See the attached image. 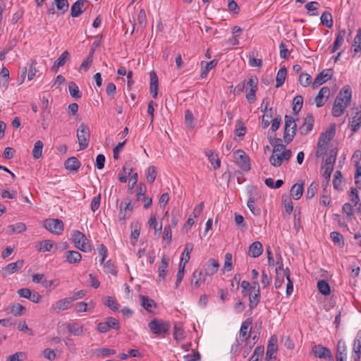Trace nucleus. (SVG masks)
Returning <instances> with one entry per match:
<instances>
[{"label": "nucleus", "instance_id": "obj_1", "mask_svg": "<svg viewBox=\"0 0 361 361\" xmlns=\"http://www.w3.org/2000/svg\"><path fill=\"white\" fill-rule=\"evenodd\" d=\"M352 97V91L349 85L344 86L338 93L332 109V114L335 117L341 116L348 107Z\"/></svg>", "mask_w": 361, "mask_h": 361}, {"label": "nucleus", "instance_id": "obj_2", "mask_svg": "<svg viewBox=\"0 0 361 361\" xmlns=\"http://www.w3.org/2000/svg\"><path fill=\"white\" fill-rule=\"evenodd\" d=\"M284 118L285 126L283 139L284 142L288 144L293 140L296 134L297 125L295 123V120L292 116L286 115Z\"/></svg>", "mask_w": 361, "mask_h": 361}, {"label": "nucleus", "instance_id": "obj_3", "mask_svg": "<svg viewBox=\"0 0 361 361\" xmlns=\"http://www.w3.org/2000/svg\"><path fill=\"white\" fill-rule=\"evenodd\" d=\"M148 327L154 334L162 335L169 332L171 324L169 322L154 319L149 322Z\"/></svg>", "mask_w": 361, "mask_h": 361}, {"label": "nucleus", "instance_id": "obj_4", "mask_svg": "<svg viewBox=\"0 0 361 361\" xmlns=\"http://www.w3.org/2000/svg\"><path fill=\"white\" fill-rule=\"evenodd\" d=\"M235 164L244 171H249L251 169L250 159L242 149H238L233 153Z\"/></svg>", "mask_w": 361, "mask_h": 361}, {"label": "nucleus", "instance_id": "obj_5", "mask_svg": "<svg viewBox=\"0 0 361 361\" xmlns=\"http://www.w3.org/2000/svg\"><path fill=\"white\" fill-rule=\"evenodd\" d=\"M90 137V129L84 123H81L77 130V137L80 145V149H85L88 147Z\"/></svg>", "mask_w": 361, "mask_h": 361}, {"label": "nucleus", "instance_id": "obj_6", "mask_svg": "<svg viewBox=\"0 0 361 361\" xmlns=\"http://www.w3.org/2000/svg\"><path fill=\"white\" fill-rule=\"evenodd\" d=\"M44 228L49 232L61 235L64 229V224L62 220L59 219H49L44 222Z\"/></svg>", "mask_w": 361, "mask_h": 361}, {"label": "nucleus", "instance_id": "obj_7", "mask_svg": "<svg viewBox=\"0 0 361 361\" xmlns=\"http://www.w3.org/2000/svg\"><path fill=\"white\" fill-rule=\"evenodd\" d=\"M258 79L252 76L247 82L246 98L249 103L252 104L256 100L255 93L257 90Z\"/></svg>", "mask_w": 361, "mask_h": 361}, {"label": "nucleus", "instance_id": "obj_8", "mask_svg": "<svg viewBox=\"0 0 361 361\" xmlns=\"http://www.w3.org/2000/svg\"><path fill=\"white\" fill-rule=\"evenodd\" d=\"M72 240L75 247L82 252L91 250L90 247L85 243L87 240L86 236L84 233L79 231H74L72 235Z\"/></svg>", "mask_w": 361, "mask_h": 361}, {"label": "nucleus", "instance_id": "obj_9", "mask_svg": "<svg viewBox=\"0 0 361 361\" xmlns=\"http://www.w3.org/2000/svg\"><path fill=\"white\" fill-rule=\"evenodd\" d=\"M312 353L316 357L324 359L326 361H334V357L331 350L322 345H314L312 348Z\"/></svg>", "mask_w": 361, "mask_h": 361}, {"label": "nucleus", "instance_id": "obj_10", "mask_svg": "<svg viewBox=\"0 0 361 361\" xmlns=\"http://www.w3.org/2000/svg\"><path fill=\"white\" fill-rule=\"evenodd\" d=\"M146 190L147 189L145 184L143 183H140L137 188L136 193L137 201H141L142 199H145V204L143 205V207L145 209L149 208L152 203V200L151 197L145 196Z\"/></svg>", "mask_w": 361, "mask_h": 361}, {"label": "nucleus", "instance_id": "obj_11", "mask_svg": "<svg viewBox=\"0 0 361 361\" xmlns=\"http://www.w3.org/2000/svg\"><path fill=\"white\" fill-rule=\"evenodd\" d=\"M252 319L251 318H248L243 322L239 331V339L241 341H249L250 331L252 329Z\"/></svg>", "mask_w": 361, "mask_h": 361}, {"label": "nucleus", "instance_id": "obj_12", "mask_svg": "<svg viewBox=\"0 0 361 361\" xmlns=\"http://www.w3.org/2000/svg\"><path fill=\"white\" fill-rule=\"evenodd\" d=\"M331 71H332L331 69H327L319 73L314 80L312 87L315 89L327 80H330L332 77Z\"/></svg>", "mask_w": 361, "mask_h": 361}, {"label": "nucleus", "instance_id": "obj_13", "mask_svg": "<svg viewBox=\"0 0 361 361\" xmlns=\"http://www.w3.org/2000/svg\"><path fill=\"white\" fill-rule=\"evenodd\" d=\"M72 302L73 299L69 297L61 299L51 306V311L59 312L68 310L71 307Z\"/></svg>", "mask_w": 361, "mask_h": 361}, {"label": "nucleus", "instance_id": "obj_14", "mask_svg": "<svg viewBox=\"0 0 361 361\" xmlns=\"http://www.w3.org/2000/svg\"><path fill=\"white\" fill-rule=\"evenodd\" d=\"M314 118L312 114H308L304 118L303 123L299 128V131L302 135H307L313 128Z\"/></svg>", "mask_w": 361, "mask_h": 361}, {"label": "nucleus", "instance_id": "obj_15", "mask_svg": "<svg viewBox=\"0 0 361 361\" xmlns=\"http://www.w3.org/2000/svg\"><path fill=\"white\" fill-rule=\"evenodd\" d=\"M169 261H170V259L166 255H164L162 256L161 262H160L159 268H158L159 280L165 281L167 273H168Z\"/></svg>", "mask_w": 361, "mask_h": 361}, {"label": "nucleus", "instance_id": "obj_16", "mask_svg": "<svg viewBox=\"0 0 361 361\" xmlns=\"http://www.w3.org/2000/svg\"><path fill=\"white\" fill-rule=\"evenodd\" d=\"M329 94L330 89L328 87H322L314 99L316 106L319 108L324 106Z\"/></svg>", "mask_w": 361, "mask_h": 361}, {"label": "nucleus", "instance_id": "obj_17", "mask_svg": "<svg viewBox=\"0 0 361 361\" xmlns=\"http://www.w3.org/2000/svg\"><path fill=\"white\" fill-rule=\"evenodd\" d=\"M207 276V274L202 270H195L192 275L191 287L192 288H198L202 281H205Z\"/></svg>", "mask_w": 361, "mask_h": 361}, {"label": "nucleus", "instance_id": "obj_18", "mask_svg": "<svg viewBox=\"0 0 361 361\" xmlns=\"http://www.w3.org/2000/svg\"><path fill=\"white\" fill-rule=\"evenodd\" d=\"M347 355V346L345 342L341 339L337 343L336 346V361H345Z\"/></svg>", "mask_w": 361, "mask_h": 361}, {"label": "nucleus", "instance_id": "obj_19", "mask_svg": "<svg viewBox=\"0 0 361 361\" xmlns=\"http://www.w3.org/2000/svg\"><path fill=\"white\" fill-rule=\"evenodd\" d=\"M24 264V261L20 259L18 260L16 262H12L6 265L4 269V272L2 274L4 277H6L7 275L15 273L16 271L20 269Z\"/></svg>", "mask_w": 361, "mask_h": 361}, {"label": "nucleus", "instance_id": "obj_20", "mask_svg": "<svg viewBox=\"0 0 361 361\" xmlns=\"http://www.w3.org/2000/svg\"><path fill=\"white\" fill-rule=\"evenodd\" d=\"M86 2V0H78L75 1L71 6V16L73 18L78 17L85 11L86 8L84 6Z\"/></svg>", "mask_w": 361, "mask_h": 361}, {"label": "nucleus", "instance_id": "obj_21", "mask_svg": "<svg viewBox=\"0 0 361 361\" xmlns=\"http://www.w3.org/2000/svg\"><path fill=\"white\" fill-rule=\"evenodd\" d=\"M70 54L66 50L64 51L61 55L54 61V65L51 66V71L56 73L59 68L63 66L66 62L69 59Z\"/></svg>", "mask_w": 361, "mask_h": 361}, {"label": "nucleus", "instance_id": "obj_22", "mask_svg": "<svg viewBox=\"0 0 361 361\" xmlns=\"http://www.w3.org/2000/svg\"><path fill=\"white\" fill-rule=\"evenodd\" d=\"M277 341H278V339H277L276 336L273 335L270 337L269 342H268L267 348V352H266L267 357H276L274 354L278 349Z\"/></svg>", "mask_w": 361, "mask_h": 361}, {"label": "nucleus", "instance_id": "obj_23", "mask_svg": "<svg viewBox=\"0 0 361 361\" xmlns=\"http://www.w3.org/2000/svg\"><path fill=\"white\" fill-rule=\"evenodd\" d=\"M150 75V92L152 97L156 99L157 97L159 79L154 71H152L149 73Z\"/></svg>", "mask_w": 361, "mask_h": 361}, {"label": "nucleus", "instance_id": "obj_24", "mask_svg": "<svg viewBox=\"0 0 361 361\" xmlns=\"http://www.w3.org/2000/svg\"><path fill=\"white\" fill-rule=\"evenodd\" d=\"M345 34H346V32L344 29H341V28L338 29V32L336 34V37L335 39L333 46L331 47V53H334L341 47V46L342 45V44L344 41V37L345 36Z\"/></svg>", "mask_w": 361, "mask_h": 361}, {"label": "nucleus", "instance_id": "obj_25", "mask_svg": "<svg viewBox=\"0 0 361 361\" xmlns=\"http://www.w3.org/2000/svg\"><path fill=\"white\" fill-rule=\"evenodd\" d=\"M336 133V125L332 124L329 129H327L325 132L321 133L319 135V140L325 143H329L331 140L334 139V137Z\"/></svg>", "mask_w": 361, "mask_h": 361}, {"label": "nucleus", "instance_id": "obj_26", "mask_svg": "<svg viewBox=\"0 0 361 361\" xmlns=\"http://www.w3.org/2000/svg\"><path fill=\"white\" fill-rule=\"evenodd\" d=\"M262 252L263 247L259 241H255L249 246V255L253 258L258 257Z\"/></svg>", "mask_w": 361, "mask_h": 361}, {"label": "nucleus", "instance_id": "obj_27", "mask_svg": "<svg viewBox=\"0 0 361 361\" xmlns=\"http://www.w3.org/2000/svg\"><path fill=\"white\" fill-rule=\"evenodd\" d=\"M66 261L70 264L79 263L82 259L80 253L75 250H68L64 254Z\"/></svg>", "mask_w": 361, "mask_h": 361}, {"label": "nucleus", "instance_id": "obj_28", "mask_svg": "<svg viewBox=\"0 0 361 361\" xmlns=\"http://www.w3.org/2000/svg\"><path fill=\"white\" fill-rule=\"evenodd\" d=\"M65 168L71 171L77 172L81 164L75 157H69L64 163Z\"/></svg>", "mask_w": 361, "mask_h": 361}, {"label": "nucleus", "instance_id": "obj_29", "mask_svg": "<svg viewBox=\"0 0 361 361\" xmlns=\"http://www.w3.org/2000/svg\"><path fill=\"white\" fill-rule=\"evenodd\" d=\"M132 171V163L130 161L126 162L122 170L118 173V180L121 183H126Z\"/></svg>", "mask_w": 361, "mask_h": 361}, {"label": "nucleus", "instance_id": "obj_30", "mask_svg": "<svg viewBox=\"0 0 361 361\" xmlns=\"http://www.w3.org/2000/svg\"><path fill=\"white\" fill-rule=\"evenodd\" d=\"M260 300L259 287L256 290L249 291V306L251 310L255 308Z\"/></svg>", "mask_w": 361, "mask_h": 361}, {"label": "nucleus", "instance_id": "obj_31", "mask_svg": "<svg viewBox=\"0 0 361 361\" xmlns=\"http://www.w3.org/2000/svg\"><path fill=\"white\" fill-rule=\"evenodd\" d=\"M139 298L141 301V305L145 310L151 312L152 309L157 307V304L154 300L149 296L140 295Z\"/></svg>", "mask_w": 361, "mask_h": 361}, {"label": "nucleus", "instance_id": "obj_32", "mask_svg": "<svg viewBox=\"0 0 361 361\" xmlns=\"http://www.w3.org/2000/svg\"><path fill=\"white\" fill-rule=\"evenodd\" d=\"M219 268V262L214 259H209L205 264V273L207 275H213L217 272Z\"/></svg>", "mask_w": 361, "mask_h": 361}, {"label": "nucleus", "instance_id": "obj_33", "mask_svg": "<svg viewBox=\"0 0 361 361\" xmlns=\"http://www.w3.org/2000/svg\"><path fill=\"white\" fill-rule=\"evenodd\" d=\"M349 126L353 133H355L361 126V111H357L349 121Z\"/></svg>", "mask_w": 361, "mask_h": 361}, {"label": "nucleus", "instance_id": "obj_34", "mask_svg": "<svg viewBox=\"0 0 361 361\" xmlns=\"http://www.w3.org/2000/svg\"><path fill=\"white\" fill-rule=\"evenodd\" d=\"M66 329L74 336H80L83 334V326L76 322L67 324Z\"/></svg>", "mask_w": 361, "mask_h": 361}, {"label": "nucleus", "instance_id": "obj_35", "mask_svg": "<svg viewBox=\"0 0 361 361\" xmlns=\"http://www.w3.org/2000/svg\"><path fill=\"white\" fill-rule=\"evenodd\" d=\"M290 195L296 200H299L303 193V184L295 183L294 184L290 190Z\"/></svg>", "mask_w": 361, "mask_h": 361}, {"label": "nucleus", "instance_id": "obj_36", "mask_svg": "<svg viewBox=\"0 0 361 361\" xmlns=\"http://www.w3.org/2000/svg\"><path fill=\"white\" fill-rule=\"evenodd\" d=\"M321 23L328 28H331L333 26L332 15L329 11L324 12L320 17Z\"/></svg>", "mask_w": 361, "mask_h": 361}, {"label": "nucleus", "instance_id": "obj_37", "mask_svg": "<svg viewBox=\"0 0 361 361\" xmlns=\"http://www.w3.org/2000/svg\"><path fill=\"white\" fill-rule=\"evenodd\" d=\"M94 50L92 49L87 56L85 60L80 66L79 71L86 72L90 68L93 62V54Z\"/></svg>", "mask_w": 361, "mask_h": 361}, {"label": "nucleus", "instance_id": "obj_38", "mask_svg": "<svg viewBox=\"0 0 361 361\" xmlns=\"http://www.w3.org/2000/svg\"><path fill=\"white\" fill-rule=\"evenodd\" d=\"M286 73L287 71L285 66L279 69L276 76V87H279L284 83Z\"/></svg>", "mask_w": 361, "mask_h": 361}, {"label": "nucleus", "instance_id": "obj_39", "mask_svg": "<svg viewBox=\"0 0 361 361\" xmlns=\"http://www.w3.org/2000/svg\"><path fill=\"white\" fill-rule=\"evenodd\" d=\"M317 288L319 293L324 295H329L331 293L330 286L324 280H319L317 282Z\"/></svg>", "mask_w": 361, "mask_h": 361}, {"label": "nucleus", "instance_id": "obj_40", "mask_svg": "<svg viewBox=\"0 0 361 361\" xmlns=\"http://www.w3.org/2000/svg\"><path fill=\"white\" fill-rule=\"evenodd\" d=\"M104 305L109 307L114 312H116L118 310L119 305L117 300L111 296H106L104 298Z\"/></svg>", "mask_w": 361, "mask_h": 361}, {"label": "nucleus", "instance_id": "obj_41", "mask_svg": "<svg viewBox=\"0 0 361 361\" xmlns=\"http://www.w3.org/2000/svg\"><path fill=\"white\" fill-rule=\"evenodd\" d=\"M26 308L20 303H14L11 306V312L15 317H19L25 314Z\"/></svg>", "mask_w": 361, "mask_h": 361}, {"label": "nucleus", "instance_id": "obj_42", "mask_svg": "<svg viewBox=\"0 0 361 361\" xmlns=\"http://www.w3.org/2000/svg\"><path fill=\"white\" fill-rule=\"evenodd\" d=\"M68 90L71 96L76 99H80L82 94L79 90L78 86L74 82H71L68 84Z\"/></svg>", "mask_w": 361, "mask_h": 361}, {"label": "nucleus", "instance_id": "obj_43", "mask_svg": "<svg viewBox=\"0 0 361 361\" xmlns=\"http://www.w3.org/2000/svg\"><path fill=\"white\" fill-rule=\"evenodd\" d=\"M173 338L176 341H181L185 338V332L180 324H174Z\"/></svg>", "mask_w": 361, "mask_h": 361}, {"label": "nucleus", "instance_id": "obj_44", "mask_svg": "<svg viewBox=\"0 0 361 361\" xmlns=\"http://www.w3.org/2000/svg\"><path fill=\"white\" fill-rule=\"evenodd\" d=\"M303 104V98L301 95H297L293 101V111L297 115L301 110Z\"/></svg>", "mask_w": 361, "mask_h": 361}, {"label": "nucleus", "instance_id": "obj_45", "mask_svg": "<svg viewBox=\"0 0 361 361\" xmlns=\"http://www.w3.org/2000/svg\"><path fill=\"white\" fill-rule=\"evenodd\" d=\"M255 198L251 195L248 199L247 206L255 216H259L261 214V209L255 206Z\"/></svg>", "mask_w": 361, "mask_h": 361}, {"label": "nucleus", "instance_id": "obj_46", "mask_svg": "<svg viewBox=\"0 0 361 361\" xmlns=\"http://www.w3.org/2000/svg\"><path fill=\"white\" fill-rule=\"evenodd\" d=\"M192 250L193 244L191 243H186L180 262H183L184 263L187 264L190 260V255Z\"/></svg>", "mask_w": 361, "mask_h": 361}, {"label": "nucleus", "instance_id": "obj_47", "mask_svg": "<svg viewBox=\"0 0 361 361\" xmlns=\"http://www.w3.org/2000/svg\"><path fill=\"white\" fill-rule=\"evenodd\" d=\"M330 236L333 242L338 245L340 247H343L344 246V239L340 233L337 231H333L330 233Z\"/></svg>", "mask_w": 361, "mask_h": 361}, {"label": "nucleus", "instance_id": "obj_48", "mask_svg": "<svg viewBox=\"0 0 361 361\" xmlns=\"http://www.w3.org/2000/svg\"><path fill=\"white\" fill-rule=\"evenodd\" d=\"M43 146V142L41 140H37L35 143L34 148L32 149V156L35 159H38L42 157Z\"/></svg>", "mask_w": 361, "mask_h": 361}, {"label": "nucleus", "instance_id": "obj_49", "mask_svg": "<svg viewBox=\"0 0 361 361\" xmlns=\"http://www.w3.org/2000/svg\"><path fill=\"white\" fill-rule=\"evenodd\" d=\"M353 47L355 54L361 52V28H359L357 31V35L354 39Z\"/></svg>", "mask_w": 361, "mask_h": 361}, {"label": "nucleus", "instance_id": "obj_50", "mask_svg": "<svg viewBox=\"0 0 361 361\" xmlns=\"http://www.w3.org/2000/svg\"><path fill=\"white\" fill-rule=\"evenodd\" d=\"M264 347L262 345L257 346L248 361H260L264 355Z\"/></svg>", "mask_w": 361, "mask_h": 361}, {"label": "nucleus", "instance_id": "obj_51", "mask_svg": "<svg viewBox=\"0 0 361 361\" xmlns=\"http://www.w3.org/2000/svg\"><path fill=\"white\" fill-rule=\"evenodd\" d=\"M283 160V158L282 157L281 153L271 154V156L269 157L270 164L275 167L280 166L282 164Z\"/></svg>", "mask_w": 361, "mask_h": 361}, {"label": "nucleus", "instance_id": "obj_52", "mask_svg": "<svg viewBox=\"0 0 361 361\" xmlns=\"http://www.w3.org/2000/svg\"><path fill=\"white\" fill-rule=\"evenodd\" d=\"M281 142V140L280 138L275 139L276 143H273L272 142H270V144L271 145H274L272 154H274L276 153L281 154V152H283V150L286 149V146L283 144L279 143Z\"/></svg>", "mask_w": 361, "mask_h": 361}, {"label": "nucleus", "instance_id": "obj_53", "mask_svg": "<svg viewBox=\"0 0 361 361\" xmlns=\"http://www.w3.org/2000/svg\"><path fill=\"white\" fill-rule=\"evenodd\" d=\"M353 352L356 354H361V330L358 331L354 340Z\"/></svg>", "mask_w": 361, "mask_h": 361}, {"label": "nucleus", "instance_id": "obj_54", "mask_svg": "<svg viewBox=\"0 0 361 361\" xmlns=\"http://www.w3.org/2000/svg\"><path fill=\"white\" fill-rule=\"evenodd\" d=\"M9 80V71L8 68L4 67L0 72V85L4 87L7 85Z\"/></svg>", "mask_w": 361, "mask_h": 361}, {"label": "nucleus", "instance_id": "obj_55", "mask_svg": "<svg viewBox=\"0 0 361 361\" xmlns=\"http://www.w3.org/2000/svg\"><path fill=\"white\" fill-rule=\"evenodd\" d=\"M276 279L274 281V286L276 288H279L281 287L284 282V278H286V269H285L284 272H278V274H276Z\"/></svg>", "mask_w": 361, "mask_h": 361}, {"label": "nucleus", "instance_id": "obj_56", "mask_svg": "<svg viewBox=\"0 0 361 361\" xmlns=\"http://www.w3.org/2000/svg\"><path fill=\"white\" fill-rule=\"evenodd\" d=\"M327 145V143L323 142L322 141L318 140L316 151V156L317 157L324 155L326 153Z\"/></svg>", "mask_w": 361, "mask_h": 361}, {"label": "nucleus", "instance_id": "obj_57", "mask_svg": "<svg viewBox=\"0 0 361 361\" xmlns=\"http://www.w3.org/2000/svg\"><path fill=\"white\" fill-rule=\"evenodd\" d=\"M157 170L156 167L154 166H150L147 169V180L148 183H152L154 182L157 177Z\"/></svg>", "mask_w": 361, "mask_h": 361}, {"label": "nucleus", "instance_id": "obj_58", "mask_svg": "<svg viewBox=\"0 0 361 361\" xmlns=\"http://www.w3.org/2000/svg\"><path fill=\"white\" fill-rule=\"evenodd\" d=\"M56 6L58 10L61 11V13H64L68 9V0H54Z\"/></svg>", "mask_w": 361, "mask_h": 361}, {"label": "nucleus", "instance_id": "obj_59", "mask_svg": "<svg viewBox=\"0 0 361 361\" xmlns=\"http://www.w3.org/2000/svg\"><path fill=\"white\" fill-rule=\"evenodd\" d=\"M355 183L357 188L361 189V166L360 164H355Z\"/></svg>", "mask_w": 361, "mask_h": 361}, {"label": "nucleus", "instance_id": "obj_60", "mask_svg": "<svg viewBox=\"0 0 361 361\" xmlns=\"http://www.w3.org/2000/svg\"><path fill=\"white\" fill-rule=\"evenodd\" d=\"M343 212L346 214L347 219L351 221L353 217V205L350 203H345L342 208Z\"/></svg>", "mask_w": 361, "mask_h": 361}, {"label": "nucleus", "instance_id": "obj_61", "mask_svg": "<svg viewBox=\"0 0 361 361\" xmlns=\"http://www.w3.org/2000/svg\"><path fill=\"white\" fill-rule=\"evenodd\" d=\"M272 117V108H270L266 114L262 116V125L263 128H267L270 123Z\"/></svg>", "mask_w": 361, "mask_h": 361}, {"label": "nucleus", "instance_id": "obj_62", "mask_svg": "<svg viewBox=\"0 0 361 361\" xmlns=\"http://www.w3.org/2000/svg\"><path fill=\"white\" fill-rule=\"evenodd\" d=\"M54 245V243L49 240H42L39 243V247L38 248V251L39 252H47L50 251Z\"/></svg>", "mask_w": 361, "mask_h": 361}, {"label": "nucleus", "instance_id": "obj_63", "mask_svg": "<svg viewBox=\"0 0 361 361\" xmlns=\"http://www.w3.org/2000/svg\"><path fill=\"white\" fill-rule=\"evenodd\" d=\"M233 269L232 264V254L227 252L225 255V262L224 264V270L226 271H230Z\"/></svg>", "mask_w": 361, "mask_h": 361}, {"label": "nucleus", "instance_id": "obj_64", "mask_svg": "<svg viewBox=\"0 0 361 361\" xmlns=\"http://www.w3.org/2000/svg\"><path fill=\"white\" fill-rule=\"evenodd\" d=\"M336 152H334V150L332 149L331 151L329 157L326 159L324 166L334 169V164L336 159Z\"/></svg>", "mask_w": 361, "mask_h": 361}]
</instances>
